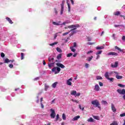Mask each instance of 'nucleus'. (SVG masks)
I'll return each mask as SVG.
<instances>
[{"label": "nucleus", "instance_id": "6e6d98bb", "mask_svg": "<svg viewBox=\"0 0 125 125\" xmlns=\"http://www.w3.org/2000/svg\"><path fill=\"white\" fill-rule=\"evenodd\" d=\"M93 52V51L90 50L87 52V54H90V53H92Z\"/></svg>", "mask_w": 125, "mask_h": 125}, {"label": "nucleus", "instance_id": "bb28decb", "mask_svg": "<svg viewBox=\"0 0 125 125\" xmlns=\"http://www.w3.org/2000/svg\"><path fill=\"white\" fill-rule=\"evenodd\" d=\"M41 94H42L41 93H38V96H37V100L36 101L37 103H39V102H40V98L39 97V96L41 95Z\"/></svg>", "mask_w": 125, "mask_h": 125}, {"label": "nucleus", "instance_id": "e433bc0d", "mask_svg": "<svg viewBox=\"0 0 125 125\" xmlns=\"http://www.w3.org/2000/svg\"><path fill=\"white\" fill-rule=\"evenodd\" d=\"M0 89H1V91H5V90H6V89L3 88L2 86H0Z\"/></svg>", "mask_w": 125, "mask_h": 125}, {"label": "nucleus", "instance_id": "2f4dec72", "mask_svg": "<svg viewBox=\"0 0 125 125\" xmlns=\"http://www.w3.org/2000/svg\"><path fill=\"white\" fill-rule=\"evenodd\" d=\"M87 122H89L90 123H92L93 122V119L90 117L89 119H88Z\"/></svg>", "mask_w": 125, "mask_h": 125}, {"label": "nucleus", "instance_id": "9b49d317", "mask_svg": "<svg viewBox=\"0 0 125 125\" xmlns=\"http://www.w3.org/2000/svg\"><path fill=\"white\" fill-rule=\"evenodd\" d=\"M114 27L115 28L119 27L120 29H124L123 28H125V25H119V24L115 25Z\"/></svg>", "mask_w": 125, "mask_h": 125}, {"label": "nucleus", "instance_id": "423d86ee", "mask_svg": "<svg viewBox=\"0 0 125 125\" xmlns=\"http://www.w3.org/2000/svg\"><path fill=\"white\" fill-rule=\"evenodd\" d=\"M117 92L119 93V94H123V95H125V89H123L122 90L120 89H118L117 90Z\"/></svg>", "mask_w": 125, "mask_h": 125}, {"label": "nucleus", "instance_id": "f3484780", "mask_svg": "<svg viewBox=\"0 0 125 125\" xmlns=\"http://www.w3.org/2000/svg\"><path fill=\"white\" fill-rule=\"evenodd\" d=\"M118 64H119V62H116L114 64H111V67L112 68H117L118 67Z\"/></svg>", "mask_w": 125, "mask_h": 125}, {"label": "nucleus", "instance_id": "f257e3e1", "mask_svg": "<svg viewBox=\"0 0 125 125\" xmlns=\"http://www.w3.org/2000/svg\"><path fill=\"white\" fill-rule=\"evenodd\" d=\"M56 65L57 66H55L52 69V72L54 73L55 74H59V73H60V71H61V68L64 69L65 68V65L61 63H56Z\"/></svg>", "mask_w": 125, "mask_h": 125}, {"label": "nucleus", "instance_id": "69168bd1", "mask_svg": "<svg viewBox=\"0 0 125 125\" xmlns=\"http://www.w3.org/2000/svg\"><path fill=\"white\" fill-rule=\"evenodd\" d=\"M112 125H118V123L117 122L112 123Z\"/></svg>", "mask_w": 125, "mask_h": 125}, {"label": "nucleus", "instance_id": "c756f323", "mask_svg": "<svg viewBox=\"0 0 125 125\" xmlns=\"http://www.w3.org/2000/svg\"><path fill=\"white\" fill-rule=\"evenodd\" d=\"M102 104H104V105H108V103H107V101L103 100L102 101Z\"/></svg>", "mask_w": 125, "mask_h": 125}, {"label": "nucleus", "instance_id": "de8ad7c7", "mask_svg": "<svg viewBox=\"0 0 125 125\" xmlns=\"http://www.w3.org/2000/svg\"><path fill=\"white\" fill-rule=\"evenodd\" d=\"M85 67L86 69L89 67V64L88 63H85Z\"/></svg>", "mask_w": 125, "mask_h": 125}, {"label": "nucleus", "instance_id": "393cba45", "mask_svg": "<svg viewBox=\"0 0 125 125\" xmlns=\"http://www.w3.org/2000/svg\"><path fill=\"white\" fill-rule=\"evenodd\" d=\"M61 58H62V54H60L57 56V59H58V60L61 59Z\"/></svg>", "mask_w": 125, "mask_h": 125}, {"label": "nucleus", "instance_id": "cd10ccee", "mask_svg": "<svg viewBox=\"0 0 125 125\" xmlns=\"http://www.w3.org/2000/svg\"><path fill=\"white\" fill-rule=\"evenodd\" d=\"M107 80L108 81H109L110 83H113L114 82V78H110V77H109V78L107 79Z\"/></svg>", "mask_w": 125, "mask_h": 125}, {"label": "nucleus", "instance_id": "aec40b11", "mask_svg": "<svg viewBox=\"0 0 125 125\" xmlns=\"http://www.w3.org/2000/svg\"><path fill=\"white\" fill-rule=\"evenodd\" d=\"M6 19L9 21V23H10V24H13V22L10 19V18H8V17H6Z\"/></svg>", "mask_w": 125, "mask_h": 125}, {"label": "nucleus", "instance_id": "4468645a", "mask_svg": "<svg viewBox=\"0 0 125 125\" xmlns=\"http://www.w3.org/2000/svg\"><path fill=\"white\" fill-rule=\"evenodd\" d=\"M107 55L110 56V55H114V56H117L118 53L114 52H110L107 54Z\"/></svg>", "mask_w": 125, "mask_h": 125}, {"label": "nucleus", "instance_id": "338daca9", "mask_svg": "<svg viewBox=\"0 0 125 125\" xmlns=\"http://www.w3.org/2000/svg\"><path fill=\"white\" fill-rule=\"evenodd\" d=\"M46 63L45 62V61L43 60V65L45 66L46 65Z\"/></svg>", "mask_w": 125, "mask_h": 125}, {"label": "nucleus", "instance_id": "3c124183", "mask_svg": "<svg viewBox=\"0 0 125 125\" xmlns=\"http://www.w3.org/2000/svg\"><path fill=\"white\" fill-rule=\"evenodd\" d=\"M70 33V31L69 32H65V33H64L63 34H62V36H66V35H68V34H69Z\"/></svg>", "mask_w": 125, "mask_h": 125}, {"label": "nucleus", "instance_id": "a211bd4d", "mask_svg": "<svg viewBox=\"0 0 125 125\" xmlns=\"http://www.w3.org/2000/svg\"><path fill=\"white\" fill-rule=\"evenodd\" d=\"M71 95H73L74 96H76L77 94V91L76 90H72L70 93Z\"/></svg>", "mask_w": 125, "mask_h": 125}, {"label": "nucleus", "instance_id": "1a4fd4ad", "mask_svg": "<svg viewBox=\"0 0 125 125\" xmlns=\"http://www.w3.org/2000/svg\"><path fill=\"white\" fill-rule=\"evenodd\" d=\"M111 109L113 113H116V112L117 111V109L115 107V105L113 104V103L111 104Z\"/></svg>", "mask_w": 125, "mask_h": 125}, {"label": "nucleus", "instance_id": "5701e85b", "mask_svg": "<svg viewBox=\"0 0 125 125\" xmlns=\"http://www.w3.org/2000/svg\"><path fill=\"white\" fill-rule=\"evenodd\" d=\"M80 116H75L73 118V119H72V121H78V119H80Z\"/></svg>", "mask_w": 125, "mask_h": 125}, {"label": "nucleus", "instance_id": "bf43d9fd", "mask_svg": "<svg viewBox=\"0 0 125 125\" xmlns=\"http://www.w3.org/2000/svg\"><path fill=\"white\" fill-rule=\"evenodd\" d=\"M41 108H42V109H43V108H44V106L42 104V103H41Z\"/></svg>", "mask_w": 125, "mask_h": 125}, {"label": "nucleus", "instance_id": "a18cd8bd", "mask_svg": "<svg viewBox=\"0 0 125 125\" xmlns=\"http://www.w3.org/2000/svg\"><path fill=\"white\" fill-rule=\"evenodd\" d=\"M72 55H73V54L72 53L67 54V57H71V56H72Z\"/></svg>", "mask_w": 125, "mask_h": 125}, {"label": "nucleus", "instance_id": "4c0bfd02", "mask_svg": "<svg viewBox=\"0 0 125 125\" xmlns=\"http://www.w3.org/2000/svg\"><path fill=\"white\" fill-rule=\"evenodd\" d=\"M118 86H120V87H122V88H124V87H125V85H124V84H118Z\"/></svg>", "mask_w": 125, "mask_h": 125}, {"label": "nucleus", "instance_id": "72a5a7b5", "mask_svg": "<svg viewBox=\"0 0 125 125\" xmlns=\"http://www.w3.org/2000/svg\"><path fill=\"white\" fill-rule=\"evenodd\" d=\"M102 53V50L101 51H98V52H96V55H99Z\"/></svg>", "mask_w": 125, "mask_h": 125}, {"label": "nucleus", "instance_id": "a878e982", "mask_svg": "<svg viewBox=\"0 0 125 125\" xmlns=\"http://www.w3.org/2000/svg\"><path fill=\"white\" fill-rule=\"evenodd\" d=\"M48 88H49V86L48 85H47V84L46 83H45L44 90L45 91H47V89H48Z\"/></svg>", "mask_w": 125, "mask_h": 125}, {"label": "nucleus", "instance_id": "a19ab883", "mask_svg": "<svg viewBox=\"0 0 125 125\" xmlns=\"http://www.w3.org/2000/svg\"><path fill=\"white\" fill-rule=\"evenodd\" d=\"M79 108L80 109V110H82V111H83L84 110V107L82 108V105L79 104Z\"/></svg>", "mask_w": 125, "mask_h": 125}, {"label": "nucleus", "instance_id": "f03ea898", "mask_svg": "<svg viewBox=\"0 0 125 125\" xmlns=\"http://www.w3.org/2000/svg\"><path fill=\"white\" fill-rule=\"evenodd\" d=\"M80 24H75V25H71L68 26L67 27L69 29H73L70 30V32L71 31L72 32V34H75L77 33V31L75 30H77V28H80Z\"/></svg>", "mask_w": 125, "mask_h": 125}, {"label": "nucleus", "instance_id": "13d9d810", "mask_svg": "<svg viewBox=\"0 0 125 125\" xmlns=\"http://www.w3.org/2000/svg\"><path fill=\"white\" fill-rule=\"evenodd\" d=\"M121 117H125V113H123L120 114Z\"/></svg>", "mask_w": 125, "mask_h": 125}, {"label": "nucleus", "instance_id": "4be33fe9", "mask_svg": "<svg viewBox=\"0 0 125 125\" xmlns=\"http://www.w3.org/2000/svg\"><path fill=\"white\" fill-rule=\"evenodd\" d=\"M96 49L97 50H99L101 49H104V46H97V47H96Z\"/></svg>", "mask_w": 125, "mask_h": 125}, {"label": "nucleus", "instance_id": "c85d7f7f", "mask_svg": "<svg viewBox=\"0 0 125 125\" xmlns=\"http://www.w3.org/2000/svg\"><path fill=\"white\" fill-rule=\"evenodd\" d=\"M121 14V12L120 11H116L114 13V15H116V16H119Z\"/></svg>", "mask_w": 125, "mask_h": 125}, {"label": "nucleus", "instance_id": "09e8293b", "mask_svg": "<svg viewBox=\"0 0 125 125\" xmlns=\"http://www.w3.org/2000/svg\"><path fill=\"white\" fill-rule=\"evenodd\" d=\"M87 44H88V45H92V44H94V43L88 42L87 43Z\"/></svg>", "mask_w": 125, "mask_h": 125}, {"label": "nucleus", "instance_id": "ea45409f", "mask_svg": "<svg viewBox=\"0 0 125 125\" xmlns=\"http://www.w3.org/2000/svg\"><path fill=\"white\" fill-rule=\"evenodd\" d=\"M57 43V42H55L54 43L49 44V45H50V46H53L55 45Z\"/></svg>", "mask_w": 125, "mask_h": 125}, {"label": "nucleus", "instance_id": "9d476101", "mask_svg": "<svg viewBox=\"0 0 125 125\" xmlns=\"http://www.w3.org/2000/svg\"><path fill=\"white\" fill-rule=\"evenodd\" d=\"M72 81H73V79L72 78H70L67 80L66 84H67V85H72V82H72Z\"/></svg>", "mask_w": 125, "mask_h": 125}, {"label": "nucleus", "instance_id": "0e129e2a", "mask_svg": "<svg viewBox=\"0 0 125 125\" xmlns=\"http://www.w3.org/2000/svg\"><path fill=\"white\" fill-rule=\"evenodd\" d=\"M9 68H13V64H9Z\"/></svg>", "mask_w": 125, "mask_h": 125}, {"label": "nucleus", "instance_id": "7ed1b4c3", "mask_svg": "<svg viewBox=\"0 0 125 125\" xmlns=\"http://www.w3.org/2000/svg\"><path fill=\"white\" fill-rule=\"evenodd\" d=\"M69 23H71V21L70 20H66L63 23L61 22V21H59L58 22H56L55 21L52 22L53 25H55L56 26H60L61 25H66V24H69Z\"/></svg>", "mask_w": 125, "mask_h": 125}, {"label": "nucleus", "instance_id": "79ce46f5", "mask_svg": "<svg viewBox=\"0 0 125 125\" xmlns=\"http://www.w3.org/2000/svg\"><path fill=\"white\" fill-rule=\"evenodd\" d=\"M21 60H23V59H24V53H21Z\"/></svg>", "mask_w": 125, "mask_h": 125}, {"label": "nucleus", "instance_id": "f8f14e48", "mask_svg": "<svg viewBox=\"0 0 125 125\" xmlns=\"http://www.w3.org/2000/svg\"><path fill=\"white\" fill-rule=\"evenodd\" d=\"M94 89L95 90V91H99L100 90V87H99V85L97 84L95 85Z\"/></svg>", "mask_w": 125, "mask_h": 125}, {"label": "nucleus", "instance_id": "2eb2a0df", "mask_svg": "<svg viewBox=\"0 0 125 125\" xmlns=\"http://www.w3.org/2000/svg\"><path fill=\"white\" fill-rule=\"evenodd\" d=\"M9 62H11V63H13L14 62V60H9L8 59H6L4 60V63H9Z\"/></svg>", "mask_w": 125, "mask_h": 125}, {"label": "nucleus", "instance_id": "603ef678", "mask_svg": "<svg viewBox=\"0 0 125 125\" xmlns=\"http://www.w3.org/2000/svg\"><path fill=\"white\" fill-rule=\"evenodd\" d=\"M112 38H113L114 40H116V34H112Z\"/></svg>", "mask_w": 125, "mask_h": 125}, {"label": "nucleus", "instance_id": "b1692460", "mask_svg": "<svg viewBox=\"0 0 125 125\" xmlns=\"http://www.w3.org/2000/svg\"><path fill=\"white\" fill-rule=\"evenodd\" d=\"M58 83V82H55L54 83H53L52 85V87H53V88H55Z\"/></svg>", "mask_w": 125, "mask_h": 125}, {"label": "nucleus", "instance_id": "39448f33", "mask_svg": "<svg viewBox=\"0 0 125 125\" xmlns=\"http://www.w3.org/2000/svg\"><path fill=\"white\" fill-rule=\"evenodd\" d=\"M50 111L51 112L50 114L51 118L54 119L55 118V116H56V114H55V111L53 109H51Z\"/></svg>", "mask_w": 125, "mask_h": 125}, {"label": "nucleus", "instance_id": "412c9836", "mask_svg": "<svg viewBox=\"0 0 125 125\" xmlns=\"http://www.w3.org/2000/svg\"><path fill=\"white\" fill-rule=\"evenodd\" d=\"M116 79H117V80H122V79H123V76H119V75H116L115 76Z\"/></svg>", "mask_w": 125, "mask_h": 125}, {"label": "nucleus", "instance_id": "052dcab7", "mask_svg": "<svg viewBox=\"0 0 125 125\" xmlns=\"http://www.w3.org/2000/svg\"><path fill=\"white\" fill-rule=\"evenodd\" d=\"M122 41H123V42H125V36H123L122 37Z\"/></svg>", "mask_w": 125, "mask_h": 125}, {"label": "nucleus", "instance_id": "ddd939ff", "mask_svg": "<svg viewBox=\"0 0 125 125\" xmlns=\"http://www.w3.org/2000/svg\"><path fill=\"white\" fill-rule=\"evenodd\" d=\"M48 61L49 62H52V63L54 62V58L52 56H49L48 57Z\"/></svg>", "mask_w": 125, "mask_h": 125}, {"label": "nucleus", "instance_id": "7c9ffc66", "mask_svg": "<svg viewBox=\"0 0 125 125\" xmlns=\"http://www.w3.org/2000/svg\"><path fill=\"white\" fill-rule=\"evenodd\" d=\"M62 120L64 121L66 120V114L65 113H63L62 115Z\"/></svg>", "mask_w": 125, "mask_h": 125}, {"label": "nucleus", "instance_id": "c9c22d12", "mask_svg": "<svg viewBox=\"0 0 125 125\" xmlns=\"http://www.w3.org/2000/svg\"><path fill=\"white\" fill-rule=\"evenodd\" d=\"M68 7V12H70V10H71V7L70 6V4L68 3V1H67Z\"/></svg>", "mask_w": 125, "mask_h": 125}, {"label": "nucleus", "instance_id": "4d7b16f0", "mask_svg": "<svg viewBox=\"0 0 125 125\" xmlns=\"http://www.w3.org/2000/svg\"><path fill=\"white\" fill-rule=\"evenodd\" d=\"M115 49H117L118 50H121V48H120L119 47L116 46L115 47Z\"/></svg>", "mask_w": 125, "mask_h": 125}, {"label": "nucleus", "instance_id": "58836bf2", "mask_svg": "<svg viewBox=\"0 0 125 125\" xmlns=\"http://www.w3.org/2000/svg\"><path fill=\"white\" fill-rule=\"evenodd\" d=\"M96 79H97V80H102L103 78H102V77H101L100 76H97L96 77Z\"/></svg>", "mask_w": 125, "mask_h": 125}, {"label": "nucleus", "instance_id": "49530a36", "mask_svg": "<svg viewBox=\"0 0 125 125\" xmlns=\"http://www.w3.org/2000/svg\"><path fill=\"white\" fill-rule=\"evenodd\" d=\"M0 56L1 57H2V58H3V57H4V56H5V55H4V53H1L0 54Z\"/></svg>", "mask_w": 125, "mask_h": 125}, {"label": "nucleus", "instance_id": "e2e57ef3", "mask_svg": "<svg viewBox=\"0 0 125 125\" xmlns=\"http://www.w3.org/2000/svg\"><path fill=\"white\" fill-rule=\"evenodd\" d=\"M99 85L100 86H103V83L102 82H99Z\"/></svg>", "mask_w": 125, "mask_h": 125}, {"label": "nucleus", "instance_id": "473e14b6", "mask_svg": "<svg viewBox=\"0 0 125 125\" xmlns=\"http://www.w3.org/2000/svg\"><path fill=\"white\" fill-rule=\"evenodd\" d=\"M56 49H57V51H58V52H60V53L62 52V50L60 48L57 47Z\"/></svg>", "mask_w": 125, "mask_h": 125}, {"label": "nucleus", "instance_id": "680f3d73", "mask_svg": "<svg viewBox=\"0 0 125 125\" xmlns=\"http://www.w3.org/2000/svg\"><path fill=\"white\" fill-rule=\"evenodd\" d=\"M87 40L88 42H90L91 41V38H90V37H87Z\"/></svg>", "mask_w": 125, "mask_h": 125}, {"label": "nucleus", "instance_id": "dca6fc26", "mask_svg": "<svg viewBox=\"0 0 125 125\" xmlns=\"http://www.w3.org/2000/svg\"><path fill=\"white\" fill-rule=\"evenodd\" d=\"M54 64H55V62L48 63V65L49 69H51L52 67H54Z\"/></svg>", "mask_w": 125, "mask_h": 125}, {"label": "nucleus", "instance_id": "6ab92c4d", "mask_svg": "<svg viewBox=\"0 0 125 125\" xmlns=\"http://www.w3.org/2000/svg\"><path fill=\"white\" fill-rule=\"evenodd\" d=\"M93 118H94V119H95V120H97V121H100V117H99V116H93Z\"/></svg>", "mask_w": 125, "mask_h": 125}, {"label": "nucleus", "instance_id": "c03bdc74", "mask_svg": "<svg viewBox=\"0 0 125 125\" xmlns=\"http://www.w3.org/2000/svg\"><path fill=\"white\" fill-rule=\"evenodd\" d=\"M93 58V56H91L90 57L88 58V61H91V60H92V59Z\"/></svg>", "mask_w": 125, "mask_h": 125}, {"label": "nucleus", "instance_id": "864d4df0", "mask_svg": "<svg viewBox=\"0 0 125 125\" xmlns=\"http://www.w3.org/2000/svg\"><path fill=\"white\" fill-rule=\"evenodd\" d=\"M80 95H81V93H76V94L75 95V97H79V96H80Z\"/></svg>", "mask_w": 125, "mask_h": 125}, {"label": "nucleus", "instance_id": "f704fd0d", "mask_svg": "<svg viewBox=\"0 0 125 125\" xmlns=\"http://www.w3.org/2000/svg\"><path fill=\"white\" fill-rule=\"evenodd\" d=\"M70 48L72 52H75L76 51V49L74 48V47H70Z\"/></svg>", "mask_w": 125, "mask_h": 125}, {"label": "nucleus", "instance_id": "0eeeda50", "mask_svg": "<svg viewBox=\"0 0 125 125\" xmlns=\"http://www.w3.org/2000/svg\"><path fill=\"white\" fill-rule=\"evenodd\" d=\"M64 11V2H62L61 4V15H62L63 14V12Z\"/></svg>", "mask_w": 125, "mask_h": 125}, {"label": "nucleus", "instance_id": "8fccbe9b", "mask_svg": "<svg viewBox=\"0 0 125 125\" xmlns=\"http://www.w3.org/2000/svg\"><path fill=\"white\" fill-rule=\"evenodd\" d=\"M6 99L7 100H9V101H11V98H10V96H8L6 97Z\"/></svg>", "mask_w": 125, "mask_h": 125}, {"label": "nucleus", "instance_id": "37998d69", "mask_svg": "<svg viewBox=\"0 0 125 125\" xmlns=\"http://www.w3.org/2000/svg\"><path fill=\"white\" fill-rule=\"evenodd\" d=\"M59 34H61V32H58L55 34V35H54V39H56V38H57V36H58Z\"/></svg>", "mask_w": 125, "mask_h": 125}, {"label": "nucleus", "instance_id": "774afa93", "mask_svg": "<svg viewBox=\"0 0 125 125\" xmlns=\"http://www.w3.org/2000/svg\"><path fill=\"white\" fill-rule=\"evenodd\" d=\"M39 79H40V78L39 77H36L34 79V81H38V80H39Z\"/></svg>", "mask_w": 125, "mask_h": 125}, {"label": "nucleus", "instance_id": "5fc2aeb1", "mask_svg": "<svg viewBox=\"0 0 125 125\" xmlns=\"http://www.w3.org/2000/svg\"><path fill=\"white\" fill-rule=\"evenodd\" d=\"M59 114H57L56 116V121H58V120H59Z\"/></svg>", "mask_w": 125, "mask_h": 125}, {"label": "nucleus", "instance_id": "6e6552de", "mask_svg": "<svg viewBox=\"0 0 125 125\" xmlns=\"http://www.w3.org/2000/svg\"><path fill=\"white\" fill-rule=\"evenodd\" d=\"M110 75H111V73H109L108 72H106L105 73H104V77L105 78L108 80V79H109L110 77Z\"/></svg>", "mask_w": 125, "mask_h": 125}, {"label": "nucleus", "instance_id": "20e7f679", "mask_svg": "<svg viewBox=\"0 0 125 125\" xmlns=\"http://www.w3.org/2000/svg\"><path fill=\"white\" fill-rule=\"evenodd\" d=\"M91 104H92V105H95L96 107L99 108L100 110H101V106H100V104H99V102H98V100H95L94 101H92L91 102Z\"/></svg>", "mask_w": 125, "mask_h": 125}]
</instances>
